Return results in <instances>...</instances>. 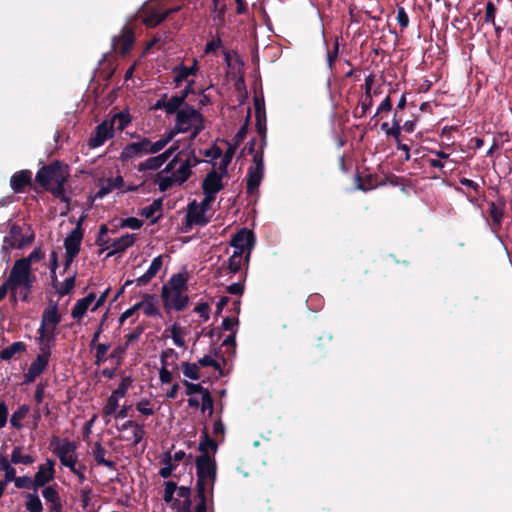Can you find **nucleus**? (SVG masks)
<instances>
[{
	"mask_svg": "<svg viewBox=\"0 0 512 512\" xmlns=\"http://www.w3.org/2000/svg\"><path fill=\"white\" fill-rule=\"evenodd\" d=\"M196 491H209L213 496L214 484L217 478V465L209 454H200L196 457Z\"/></svg>",
	"mask_w": 512,
	"mask_h": 512,
	"instance_id": "nucleus-1",
	"label": "nucleus"
},
{
	"mask_svg": "<svg viewBox=\"0 0 512 512\" xmlns=\"http://www.w3.org/2000/svg\"><path fill=\"white\" fill-rule=\"evenodd\" d=\"M68 177V166L56 160L40 168L36 173L35 180L43 188H48L53 183L67 181Z\"/></svg>",
	"mask_w": 512,
	"mask_h": 512,
	"instance_id": "nucleus-2",
	"label": "nucleus"
},
{
	"mask_svg": "<svg viewBox=\"0 0 512 512\" xmlns=\"http://www.w3.org/2000/svg\"><path fill=\"white\" fill-rule=\"evenodd\" d=\"M255 243V236L254 233L251 230H248L247 228L240 229L231 239L230 245L235 248L234 252H241V255H243L246 252L245 255V263L248 267L249 259L251 250L254 247Z\"/></svg>",
	"mask_w": 512,
	"mask_h": 512,
	"instance_id": "nucleus-3",
	"label": "nucleus"
},
{
	"mask_svg": "<svg viewBox=\"0 0 512 512\" xmlns=\"http://www.w3.org/2000/svg\"><path fill=\"white\" fill-rule=\"evenodd\" d=\"M204 116L193 106L185 105L176 114V130L182 133L190 131L192 126L197 122H204Z\"/></svg>",
	"mask_w": 512,
	"mask_h": 512,
	"instance_id": "nucleus-4",
	"label": "nucleus"
},
{
	"mask_svg": "<svg viewBox=\"0 0 512 512\" xmlns=\"http://www.w3.org/2000/svg\"><path fill=\"white\" fill-rule=\"evenodd\" d=\"M7 280L13 288L18 290L21 284H27V282H35L36 276L32 273V269L29 266L18 259L14 262Z\"/></svg>",
	"mask_w": 512,
	"mask_h": 512,
	"instance_id": "nucleus-5",
	"label": "nucleus"
},
{
	"mask_svg": "<svg viewBox=\"0 0 512 512\" xmlns=\"http://www.w3.org/2000/svg\"><path fill=\"white\" fill-rule=\"evenodd\" d=\"M134 43V28L129 25H124L119 35L112 38V49L117 51L120 55L125 56L131 51Z\"/></svg>",
	"mask_w": 512,
	"mask_h": 512,
	"instance_id": "nucleus-6",
	"label": "nucleus"
},
{
	"mask_svg": "<svg viewBox=\"0 0 512 512\" xmlns=\"http://www.w3.org/2000/svg\"><path fill=\"white\" fill-rule=\"evenodd\" d=\"M114 136V121L104 120L95 127V130L88 140V145L91 148H97L104 144V142Z\"/></svg>",
	"mask_w": 512,
	"mask_h": 512,
	"instance_id": "nucleus-7",
	"label": "nucleus"
},
{
	"mask_svg": "<svg viewBox=\"0 0 512 512\" xmlns=\"http://www.w3.org/2000/svg\"><path fill=\"white\" fill-rule=\"evenodd\" d=\"M161 297L166 310L175 309L182 311L187 307L189 302L187 295H183L182 292L170 291L167 285H163Z\"/></svg>",
	"mask_w": 512,
	"mask_h": 512,
	"instance_id": "nucleus-8",
	"label": "nucleus"
},
{
	"mask_svg": "<svg viewBox=\"0 0 512 512\" xmlns=\"http://www.w3.org/2000/svg\"><path fill=\"white\" fill-rule=\"evenodd\" d=\"M33 240V234L30 236H23L21 226L17 224H11L9 235L4 237V243L6 245L3 246V250H7L8 248H22L31 244Z\"/></svg>",
	"mask_w": 512,
	"mask_h": 512,
	"instance_id": "nucleus-9",
	"label": "nucleus"
},
{
	"mask_svg": "<svg viewBox=\"0 0 512 512\" xmlns=\"http://www.w3.org/2000/svg\"><path fill=\"white\" fill-rule=\"evenodd\" d=\"M83 218L81 217L76 227L67 235L64 239V248L67 254L78 255L81 249V243L84 236V230L82 228Z\"/></svg>",
	"mask_w": 512,
	"mask_h": 512,
	"instance_id": "nucleus-10",
	"label": "nucleus"
},
{
	"mask_svg": "<svg viewBox=\"0 0 512 512\" xmlns=\"http://www.w3.org/2000/svg\"><path fill=\"white\" fill-rule=\"evenodd\" d=\"M206 211L198 207L196 201L191 202L188 205L186 214V224L184 231L188 232L193 225L205 226L210 222V218L205 216Z\"/></svg>",
	"mask_w": 512,
	"mask_h": 512,
	"instance_id": "nucleus-11",
	"label": "nucleus"
},
{
	"mask_svg": "<svg viewBox=\"0 0 512 512\" xmlns=\"http://www.w3.org/2000/svg\"><path fill=\"white\" fill-rule=\"evenodd\" d=\"M36 341L40 351L38 355L49 359L51 356V350L55 346L56 333L53 331L44 332L43 328H39L37 330Z\"/></svg>",
	"mask_w": 512,
	"mask_h": 512,
	"instance_id": "nucleus-12",
	"label": "nucleus"
},
{
	"mask_svg": "<svg viewBox=\"0 0 512 512\" xmlns=\"http://www.w3.org/2000/svg\"><path fill=\"white\" fill-rule=\"evenodd\" d=\"M60 322L61 315L58 312V306L53 304L43 311L39 328H43L44 332L53 331L56 333V327Z\"/></svg>",
	"mask_w": 512,
	"mask_h": 512,
	"instance_id": "nucleus-13",
	"label": "nucleus"
},
{
	"mask_svg": "<svg viewBox=\"0 0 512 512\" xmlns=\"http://www.w3.org/2000/svg\"><path fill=\"white\" fill-rule=\"evenodd\" d=\"M53 453L60 459L76 453L77 445L74 441L61 440L58 436L51 439Z\"/></svg>",
	"mask_w": 512,
	"mask_h": 512,
	"instance_id": "nucleus-14",
	"label": "nucleus"
},
{
	"mask_svg": "<svg viewBox=\"0 0 512 512\" xmlns=\"http://www.w3.org/2000/svg\"><path fill=\"white\" fill-rule=\"evenodd\" d=\"M224 175L225 174H222L221 172L217 173L215 170L208 172L202 182L203 193L217 195V193L224 187L222 182V177Z\"/></svg>",
	"mask_w": 512,
	"mask_h": 512,
	"instance_id": "nucleus-15",
	"label": "nucleus"
},
{
	"mask_svg": "<svg viewBox=\"0 0 512 512\" xmlns=\"http://www.w3.org/2000/svg\"><path fill=\"white\" fill-rule=\"evenodd\" d=\"M49 359L37 355L30 364L28 371L24 374V384H30L40 376L48 367Z\"/></svg>",
	"mask_w": 512,
	"mask_h": 512,
	"instance_id": "nucleus-16",
	"label": "nucleus"
},
{
	"mask_svg": "<svg viewBox=\"0 0 512 512\" xmlns=\"http://www.w3.org/2000/svg\"><path fill=\"white\" fill-rule=\"evenodd\" d=\"M145 146H147V142L143 141L142 138H140L138 142L127 144L120 153V159L125 162L134 157L146 154Z\"/></svg>",
	"mask_w": 512,
	"mask_h": 512,
	"instance_id": "nucleus-17",
	"label": "nucleus"
},
{
	"mask_svg": "<svg viewBox=\"0 0 512 512\" xmlns=\"http://www.w3.org/2000/svg\"><path fill=\"white\" fill-rule=\"evenodd\" d=\"M32 174L29 170H21L14 173L10 180L11 188L15 193L23 192L25 187L32 183Z\"/></svg>",
	"mask_w": 512,
	"mask_h": 512,
	"instance_id": "nucleus-18",
	"label": "nucleus"
},
{
	"mask_svg": "<svg viewBox=\"0 0 512 512\" xmlns=\"http://www.w3.org/2000/svg\"><path fill=\"white\" fill-rule=\"evenodd\" d=\"M42 496L49 503V512H62V501L55 486H47L42 490Z\"/></svg>",
	"mask_w": 512,
	"mask_h": 512,
	"instance_id": "nucleus-19",
	"label": "nucleus"
},
{
	"mask_svg": "<svg viewBox=\"0 0 512 512\" xmlns=\"http://www.w3.org/2000/svg\"><path fill=\"white\" fill-rule=\"evenodd\" d=\"M163 265V256L159 255L155 257L148 270L140 277H138L135 281L137 286H145L147 285L155 276L156 274L161 270Z\"/></svg>",
	"mask_w": 512,
	"mask_h": 512,
	"instance_id": "nucleus-20",
	"label": "nucleus"
},
{
	"mask_svg": "<svg viewBox=\"0 0 512 512\" xmlns=\"http://www.w3.org/2000/svg\"><path fill=\"white\" fill-rule=\"evenodd\" d=\"M134 242L135 237L133 234H125L122 237L113 240L111 242L112 250L107 253L106 258L125 252L128 248L133 246Z\"/></svg>",
	"mask_w": 512,
	"mask_h": 512,
	"instance_id": "nucleus-21",
	"label": "nucleus"
},
{
	"mask_svg": "<svg viewBox=\"0 0 512 512\" xmlns=\"http://www.w3.org/2000/svg\"><path fill=\"white\" fill-rule=\"evenodd\" d=\"M243 265L246 266L245 257L241 255V252H234L227 262L222 264L220 269L226 274H237L241 271Z\"/></svg>",
	"mask_w": 512,
	"mask_h": 512,
	"instance_id": "nucleus-22",
	"label": "nucleus"
},
{
	"mask_svg": "<svg viewBox=\"0 0 512 512\" xmlns=\"http://www.w3.org/2000/svg\"><path fill=\"white\" fill-rule=\"evenodd\" d=\"M264 176V170L262 169H256L254 167H249L247 171V183H246V192L249 195L254 194L263 179Z\"/></svg>",
	"mask_w": 512,
	"mask_h": 512,
	"instance_id": "nucleus-23",
	"label": "nucleus"
},
{
	"mask_svg": "<svg viewBox=\"0 0 512 512\" xmlns=\"http://www.w3.org/2000/svg\"><path fill=\"white\" fill-rule=\"evenodd\" d=\"M505 205L506 202L502 197L498 198L497 202L488 203L489 215L492 219L493 225L497 226L498 228H500L502 223Z\"/></svg>",
	"mask_w": 512,
	"mask_h": 512,
	"instance_id": "nucleus-24",
	"label": "nucleus"
},
{
	"mask_svg": "<svg viewBox=\"0 0 512 512\" xmlns=\"http://www.w3.org/2000/svg\"><path fill=\"white\" fill-rule=\"evenodd\" d=\"M95 298V293L91 292L87 296L79 299L72 308L71 316L74 319L80 320L85 315Z\"/></svg>",
	"mask_w": 512,
	"mask_h": 512,
	"instance_id": "nucleus-25",
	"label": "nucleus"
},
{
	"mask_svg": "<svg viewBox=\"0 0 512 512\" xmlns=\"http://www.w3.org/2000/svg\"><path fill=\"white\" fill-rule=\"evenodd\" d=\"M124 186V179L121 175L116 176L115 178H108L105 183H103L99 190L96 193V198H103L114 189H121Z\"/></svg>",
	"mask_w": 512,
	"mask_h": 512,
	"instance_id": "nucleus-26",
	"label": "nucleus"
},
{
	"mask_svg": "<svg viewBox=\"0 0 512 512\" xmlns=\"http://www.w3.org/2000/svg\"><path fill=\"white\" fill-rule=\"evenodd\" d=\"M27 345L22 341L13 342L0 352V358L9 361L16 355L26 352Z\"/></svg>",
	"mask_w": 512,
	"mask_h": 512,
	"instance_id": "nucleus-27",
	"label": "nucleus"
},
{
	"mask_svg": "<svg viewBox=\"0 0 512 512\" xmlns=\"http://www.w3.org/2000/svg\"><path fill=\"white\" fill-rule=\"evenodd\" d=\"M105 454H106V449L102 446L100 441H97L94 444V448H93L94 460L96 461V463L98 465H103L110 469H114L116 466V463L114 461L105 459Z\"/></svg>",
	"mask_w": 512,
	"mask_h": 512,
	"instance_id": "nucleus-28",
	"label": "nucleus"
},
{
	"mask_svg": "<svg viewBox=\"0 0 512 512\" xmlns=\"http://www.w3.org/2000/svg\"><path fill=\"white\" fill-rule=\"evenodd\" d=\"M23 447L22 446H15L11 453V462L12 464H23V465H31L34 463L35 459L32 455L29 454H23Z\"/></svg>",
	"mask_w": 512,
	"mask_h": 512,
	"instance_id": "nucleus-29",
	"label": "nucleus"
},
{
	"mask_svg": "<svg viewBox=\"0 0 512 512\" xmlns=\"http://www.w3.org/2000/svg\"><path fill=\"white\" fill-rule=\"evenodd\" d=\"M357 188L362 191H368L378 186L377 176L373 174H367L361 176L359 173L356 175Z\"/></svg>",
	"mask_w": 512,
	"mask_h": 512,
	"instance_id": "nucleus-30",
	"label": "nucleus"
},
{
	"mask_svg": "<svg viewBox=\"0 0 512 512\" xmlns=\"http://www.w3.org/2000/svg\"><path fill=\"white\" fill-rule=\"evenodd\" d=\"M54 477L55 475H53L52 473H48L45 470V465H40L33 479L34 490H37L38 488L45 486L47 483L52 481Z\"/></svg>",
	"mask_w": 512,
	"mask_h": 512,
	"instance_id": "nucleus-31",
	"label": "nucleus"
},
{
	"mask_svg": "<svg viewBox=\"0 0 512 512\" xmlns=\"http://www.w3.org/2000/svg\"><path fill=\"white\" fill-rule=\"evenodd\" d=\"M26 498L25 508L28 512H42L43 504L37 494V490H34L33 493L24 494Z\"/></svg>",
	"mask_w": 512,
	"mask_h": 512,
	"instance_id": "nucleus-32",
	"label": "nucleus"
},
{
	"mask_svg": "<svg viewBox=\"0 0 512 512\" xmlns=\"http://www.w3.org/2000/svg\"><path fill=\"white\" fill-rule=\"evenodd\" d=\"M119 397L115 396L111 393V395L107 398L106 404L102 409V416L105 420V423L108 424L110 422V416L116 413V410L119 406Z\"/></svg>",
	"mask_w": 512,
	"mask_h": 512,
	"instance_id": "nucleus-33",
	"label": "nucleus"
},
{
	"mask_svg": "<svg viewBox=\"0 0 512 512\" xmlns=\"http://www.w3.org/2000/svg\"><path fill=\"white\" fill-rule=\"evenodd\" d=\"M166 285L170 291L182 292L187 289V277L182 273L174 274Z\"/></svg>",
	"mask_w": 512,
	"mask_h": 512,
	"instance_id": "nucleus-34",
	"label": "nucleus"
},
{
	"mask_svg": "<svg viewBox=\"0 0 512 512\" xmlns=\"http://www.w3.org/2000/svg\"><path fill=\"white\" fill-rule=\"evenodd\" d=\"M161 463L164 464V467L159 470L158 474L164 479L171 477L176 469V464L172 463V454L169 451L163 453Z\"/></svg>",
	"mask_w": 512,
	"mask_h": 512,
	"instance_id": "nucleus-35",
	"label": "nucleus"
},
{
	"mask_svg": "<svg viewBox=\"0 0 512 512\" xmlns=\"http://www.w3.org/2000/svg\"><path fill=\"white\" fill-rule=\"evenodd\" d=\"M165 163L164 157L160 154L157 156L149 157L144 162L140 163L137 167L138 171L157 170Z\"/></svg>",
	"mask_w": 512,
	"mask_h": 512,
	"instance_id": "nucleus-36",
	"label": "nucleus"
},
{
	"mask_svg": "<svg viewBox=\"0 0 512 512\" xmlns=\"http://www.w3.org/2000/svg\"><path fill=\"white\" fill-rule=\"evenodd\" d=\"M191 174L192 169L190 168L189 161H184L182 159L179 167L173 172V175L178 180L179 185L185 183L190 178Z\"/></svg>",
	"mask_w": 512,
	"mask_h": 512,
	"instance_id": "nucleus-37",
	"label": "nucleus"
},
{
	"mask_svg": "<svg viewBox=\"0 0 512 512\" xmlns=\"http://www.w3.org/2000/svg\"><path fill=\"white\" fill-rule=\"evenodd\" d=\"M217 443L215 440H213L206 429L203 430V433L200 437V443H199V451L201 454H208V450H212L214 453L217 450Z\"/></svg>",
	"mask_w": 512,
	"mask_h": 512,
	"instance_id": "nucleus-38",
	"label": "nucleus"
},
{
	"mask_svg": "<svg viewBox=\"0 0 512 512\" xmlns=\"http://www.w3.org/2000/svg\"><path fill=\"white\" fill-rule=\"evenodd\" d=\"M171 14V11L163 13L152 12L143 19V24L148 28H154L161 24Z\"/></svg>",
	"mask_w": 512,
	"mask_h": 512,
	"instance_id": "nucleus-39",
	"label": "nucleus"
},
{
	"mask_svg": "<svg viewBox=\"0 0 512 512\" xmlns=\"http://www.w3.org/2000/svg\"><path fill=\"white\" fill-rule=\"evenodd\" d=\"M143 299H144L143 311L146 316L154 317V316L160 315L158 308L154 304V302L157 300L156 295L145 293L143 295Z\"/></svg>",
	"mask_w": 512,
	"mask_h": 512,
	"instance_id": "nucleus-40",
	"label": "nucleus"
},
{
	"mask_svg": "<svg viewBox=\"0 0 512 512\" xmlns=\"http://www.w3.org/2000/svg\"><path fill=\"white\" fill-rule=\"evenodd\" d=\"M29 412V406L26 404L21 405L16 411L13 412L10 424L15 429H21L23 427L22 420L27 416Z\"/></svg>",
	"mask_w": 512,
	"mask_h": 512,
	"instance_id": "nucleus-41",
	"label": "nucleus"
},
{
	"mask_svg": "<svg viewBox=\"0 0 512 512\" xmlns=\"http://www.w3.org/2000/svg\"><path fill=\"white\" fill-rule=\"evenodd\" d=\"M11 464V460L9 461L6 455H0V472H4L5 482H12L16 474V469Z\"/></svg>",
	"mask_w": 512,
	"mask_h": 512,
	"instance_id": "nucleus-42",
	"label": "nucleus"
},
{
	"mask_svg": "<svg viewBox=\"0 0 512 512\" xmlns=\"http://www.w3.org/2000/svg\"><path fill=\"white\" fill-rule=\"evenodd\" d=\"M154 182L158 184V189L161 192H165L173 185L178 184V180L173 173L170 176H164L161 173H157Z\"/></svg>",
	"mask_w": 512,
	"mask_h": 512,
	"instance_id": "nucleus-43",
	"label": "nucleus"
},
{
	"mask_svg": "<svg viewBox=\"0 0 512 512\" xmlns=\"http://www.w3.org/2000/svg\"><path fill=\"white\" fill-rule=\"evenodd\" d=\"M109 232L108 227L103 224L99 228L98 235L95 240V244L101 247L99 250V254L103 253L105 250L111 248L110 239L107 237V234Z\"/></svg>",
	"mask_w": 512,
	"mask_h": 512,
	"instance_id": "nucleus-44",
	"label": "nucleus"
},
{
	"mask_svg": "<svg viewBox=\"0 0 512 512\" xmlns=\"http://www.w3.org/2000/svg\"><path fill=\"white\" fill-rule=\"evenodd\" d=\"M66 181H60L56 183L54 186H49L48 188H44L49 191L55 198L59 199L61 202L69 204L70 198L66 196L64 191Z\"/></svg>",
	"mask_w": 512,
	"mask_h": 512,
	"instance_id": "nucleus-45",
	"label": "nucleus"
},
{
	"mask_svg": "<svg viewBox=\"0 0 512 512\" xmlns=\"http://www.w3.org/2000/svg\"><path fill=\"white\" fill-rule=\"evenodd\" d=\"M247 269L248 267L246 266L245 271L240 275V279L237 282L232 283L226 287L227 293L238 296H241L244 293V283L246 281Z\"/></svg>",
	"mask_w": 512,
	"mask_h": 512,
	"instance_id": "nucleus-46",
	"label": "nucleus"
},
{
	"mask_svg": "<svg viewBox=\"0 0 512 512\" xmlns=\"http://www.w3.org/2000/svg\"><path fill=\"white\" fill-rule=\"evenodd\" d=\"M167 115L177 114L185 105H188L186 101L180 95H173L170 99L167 98Z\"/></svg>",
	"mask_w": 512,
	"mask_h": 512,
	"instance_id": "nucleus-47",
	"label": "nucleus"
},
{
	"mask_svg": "<svg viewBox=\"0 0 512 512\" xmlns=\"http://www.w3.org/2000/svg\"><path fill=\"white\" fill-rule=\"evenodd\" d=\"M181 367H182V372L185 377H187L191 380H199L200 379V369H199L198 364L190 363V362H183Z\"/></svg>",
	"mask_w": 512,
	"mask_h": 512,
	"instance_id": "nucleus-48",
	"label": "nucleus"
},
{
	"mask_svg": "<svg viewBox=\"0 0 512 512\" xmlns=\"http://www.w3.org/2000/svg\"><path fill=\"white\" fill-rule=\"evenodd\" d=\"M174 78L173 82L175 84V87H179L182 82L187 81L189 77L188 67L180 64L173 68Z\"/></svg>",
	"mask_w": 512,
	"mask_h": 512,
	"instance_id": "nucleus-49",
	"label": "nucleus"
},
{
	"mask_svg": "<svg viewBox=\"0 0 512 512\" xmlns=\"http://www.w3.org/2000/svg\"><path fill=\"white\" fill-rule=\"evenodd\" d=\"M163 199H155L150 205L140 210V215L145 218H152L157 211L162 209Z\"/></svg>",
	"mask_w": 512,
	"mask_h": 512,
	"instance_id": "nucleus-50",
	"label": "nucleus"
},
{
	"mask_svg": "<svg viewBox=\"0 0 512 512\" xmlns=\"http://www.w3.org/2000/svg\"><path fill=\"white\" fill-rule=\"evenodd\" d=\"M235 151H236L235 146H232L231 144H229V147L223 154L222 160L219 164V170L222 174H225V175L227 174V168L233 159Z\"/></svg>",
	"mask_w": 512,
	"mask_h": 512,
	"instance_id": "nucleus-51",
	"label": "nucleus"
},
{
	"mask_svg": "<svg viewBox=\"0 0 512 512\" xmlns=\"http://www.w3.org/2000/svg\"><path fill=\"white\" fill-rule=\"evenodd\" d=\"M177 490V484L173 481H167L165 482V489H164V495L163 500L166 503H172L174 504H180V501L178 499H174V493Z\"/></svg>",
	"mask_w": 512,
	"mask_h": 512,
	"instance_id": "nucleus-52",
	"label": "nucleus"
},
{
	"mask_svg": "<svg viewBox=\"0 0 512 512\" xmlns=\"http://www.w3.org/2000/svg\"><path fill=\"white\" fill-rule=\"evenodd\" d=\"M132 378L131 376H123L121 379V382L119 386L112 392L115 396L119 398H123L126 396L127 391L132 385Z\"/></svg>",
	"mask_w": 512,
	"mask_h": 512,
	"instance_id": "nucleus-53",
	"label": "nucleus"
},
{
	"mask_svg": "<svg viewBox=\"0 0 512 512\" xmlns=\"http://www.w3.org/2000/svg\"><path fill=\"white\" fill-rule=\"evenodd\" d=\"M249 119H250V112L248 113V115L246 117L245 123L240 127L238 132L233 137V140H232L233 144H231V145L235 146L236 149L243 142V140L245 139V137L248 133Z\"/></svg>",
	"mask_w": 512,
	"mask_h": 512,
	"instance_id": "nucleus-54",
	"label": "nucleus"
},
{
	"mask_svg": "<svg viewBox=\"0 0 512 512\" xmlns=\"http://www.w3.org/2000/svg\"><path fill=\"white\" fill-rule=\"evenodd\" d=\"M95 348V365H101L106 360V354L110 348V344L99 343L94 345Z\"/></svg>",
	"mask_w": 512,
	"mask_h": 512,
	"instance_id": "nucleus-55",
	"label": "nucleus"
},
{
	"mask_svg": "<svg viewBox=\"0 0 512 512\" xmlns=\"http://www.w3.org/2000/svg\"><path fill=\"white\" fill-rule=\"evenodd\" d=\"M183 334H184L183 328L178 323H174L171 327V336H172L174 344L178 347L185 346Z\"/></svg>",
	"mask_w": 512,
	"mask_h": 512,
	"instance_id": "nucleus-56",
	"label": "nucleus"
},
{
	"mask_svg": "<svg viewBox=\"0 0 512 512\" xmlns=\"http://www.w3.org/2000/svg\"><path fill=\"white\" fill-rule=\"evenodd\" d=\"M256 131L261 137L262 146H265L267 143L266 115H260L259 118H256Z\"/></svg>",
	"mask_w": 512,
	"mask_h": 512,
	"instance_id": "nucleus-57",
	"label": "nucleus"
},
{
	"mask_svg": "<svg viewBox=\"0 0 512 512\" xmlns=\"http://www.w3.org/2000/svg\"><path fill=\"white\" fill-rule=\"evenodd\" d=\"M110 120H113L114 124L117 123V129L120 131L124 130L131 122L130 115L124 112L116 113Z\"/></svg>",
	"mask_w": 512,
	"mask_h": 512,
	"instance_id": "nucleus-58",
	"label": "nucleus"
},
{
	"mask_svg": "<svg viewBox=\"0 0 512 512\" xmlns=\"http://www.w3.org/2000/svg\"><path fill=\"white\" fill-rule=\"evenodd\" d=\"M44 256L45 254L40 248H35L27 257L20 258V260L31 268L33 263L42 260Z\"/></svg>",
	"mask_w": 512,
	"mask_h": 512,
	"instance_id": "nucleus-59",
	"label": "nucleus"
},
{
	"mask_svg": "<svg viewBox=\"0 0 512 512\" xmlns=\"http://www.w3.org/2000/svg\"><path fill=\"white\" fill-rule=\"evenodd\" d=\"M75 280H76V274H73L72 276L65 279V281L62 283L59 289H57V293L59 296H65L68 295L75 286Z\"/></svg>",
	"mask_w": 512,
	"mask_h": 512,
	"instance_id": "nucleus-60",
	"label": "nucleus"
},
{
	"mask_svg": "<svg viewBox=\"0 0 512 512\" xmlns=\"http://www.w3.org/2000/svg\"><path fill=\"white\" fill-rule=\"evenodd\" d=\"M209 491H196V497L198 503L195 508V512H207V499Z\"/></svg>",
	"mask_w": 512,
	"mask_h": 512,
	"instance_id": "nucleus-61",
	"label": "nucleus"
},
{
	"mask_svg": "<svg viewBox=\"0 0 512 512\" xmlns=\"http://www.w3.org/2000/svg\"><path fill=\"white\" fill-rule=\"evenodd\" d=\"M12 481L18 489H34L33 480L29 476L16 477L15 474Z\"/></svg>",
	"mask_w": 512,
	"mask_h": 512,
	"instance_id": "nucleus-62",
	"label": "nucleus"
},
{
	"mask_svg": "<svg viewBox=\"0 0 512 512\" xmlns=\"http://www.w3.org/2000/svg\"><path fill=\"white\" fill-rule=\"evenodd\" d=\"M183 385L186 387V395H193V394H201L205 393L208 389L204 388L201 384H195L192 382H189L187 380L182 381Z\"/></svg>",
	"mask_w": 512,
	"mask_h": 512,
	"instance_id": "nucleus-63",
	"label": "nucleus"
},
{
	"mask_svg": "<svg viewBox=\"0 0 512 512\" xmlns=\"http://www.w3.org/2000/svg\"><path fill=\"white\" fill-rule=\"evenodd\" d=\"M144 435H145L144 426L138 424L137 426H135L133 428L132 437H128V438H126V440L132 441L133 445H137L142 441V439L144 438Z\"/></svg>",
	"mask_w": 512,
	"mask_h": 512,
	"instance_id": "nucleus-64",
	"label": "nucleus"
}]
</instances>
